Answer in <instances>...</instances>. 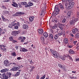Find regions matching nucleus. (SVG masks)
Instances as JSON below:
<instances>
[{
	"instance_id": "nucleus-1",
	"label": "nucleus",
	"mask_w": 79,
	"mask_h": 79,
	"mask_svg": "<svg viewBox=\"0 0 79 79\" xmlns=\"http://www.w3.org/2000/svg\"><path fill=\"white\" fill-rule=\"evenodd\" d=\"M50 51L54 58H57L60 57L59 55H58V53L56 51L52 50L51 49H50Z\"/></svg>"
},
{
	"instance_id": "nucleus-2",
	"label": "nucleus",
	"mask_w": 79,
	"mask_h": 79,
	"mask_svg": "<svg viewBox=\"0 0 79 79\" xmlns=\"http://www.w3.org/2000/svg\"><path fill=\"white\" fill-rule=\"evenodd\" d=\"M69 4H68L67 7L65 8L66 10L67 11H69L70 9H71L72 7H73L74 6V2H72L71 5L69 4Z\"/></svg>"
},
{
	"instance_id": "nucleus-3",
	"label": "nucleus",
	"mask_w": 79,
	"mask_h": 79,
	"mask_svg": "<svg viewBox=\"0 0 79 79\" xmlns=\"http://www.w3.org/2000/svg\"><path fill=\"white\" fill-rule=\"evenodd\" d=\"M62 4L64 6H65V8L67 7V6L69 4V1L68 0L66 1V0H62Z\"/></svg>"
},
{
	"instance_id": "nucleus-4",
	"label": "nucleus",
	"mask_w": 79,
	"mask_h": 79,
	"mask_svg": "<svg viewBox=\"0 0 79 79\" xmlns=\"http://www.w3.org/2000/svg\"><path fill=\"white\" fill-rule=\"evenodd\" d=\"M73 34L77 33L79 32V30L77 28H74L72 30Z\"/></svg>"
},
{
	"instance_id": "nucleus-5",
	"label": "nucleus",
	"mask_w": 79,
	"mask_h": 79,
	"mask_svg": "<svg viewBox=\"0 0 79 79\" xmlns=\"http://www.w3.org/2000/svg\"><path fill=\"white\" fill-rule=\"evenodd\" d=\"M4 63L6 66H8L10 65V64H9V62H8V60H5Z\"/></svg>"
},
{
	"instance_id": "nucleus-6",
	"label": "nucleus",
	"mask_w": 79,
	"mask_h": 79,
	"mask_svg": "<svg viewBox=\"0 0 79 79\" xmlns=\"http://www.w3.org/2000/svg\"><path fill=\"white\" fill-rule=\"evenodd\" d=\"M51 28L52 29H53L54 30L56 29L57 31V32L59 31V29H58V27L56 26H52L51 27Z\"/></svg>"
},
{
	"instance_id": "nucleus-7",
	"label": "nucleus",
	"mask_w": 79,
	"mask_h": 79,
	"mask_svg": "<svg viewBox=\"0 0 79 79\" xmlns=\"http://www.w3.org/2000/svg\"><path fill=\"white\" fill-rule=\"evenodd\" d=\"M64 27V25L62 24H59V27L60 28V30H61V31H63V28Z\"/></svg>"
},
{
	"instance_id": "nucleus-8",
	"label": "nucleus",
	"mask_w": 79,
	"mask_h": 79,
	"mask_svg": "<svg viewBox=\"0 0 79 79\" xmlns=\"http://www.w3.org/2000/svg\"><path fill=\"white\" fill-rule=\"evenodd\" d=\"M1 48L2 50V52H6V49L5 48V46L3 45H0Z\"/></svg>"
},
{
	"instance_id": "nucleus-9",
	"label": "nucleus",
	"mask_w": 79,
	"mask_h": 79,
	"mask_svg": "<svg viewBox=\"0 0 79 79\" xmlns=\"http://www.w3.org/2000/svg\"><path fill=\"white\" fill-rule=\"evenodd\" d=\"M58 66L59 68H60L63 69H65V66L64 65H63L61 64H58Z\"/></svg>"
},
{
	"instance_id": "nucleus-10",
	"label": "nucleus",
	"mask_w": 79,
	"mask_h": 79,
	"mask_svg": "<svg viewBox=\"0 0 79 79\" xmlns=\"http://www.w3.org/2000/svg\"><path fill=\"white\" fill-rule=\"evenodd\" d=\"M60 11L59 10L55 11H54L52 13V15H53V16H55L57 15H58V13H59V12Z\"/></svg>"
},
{
	"instance_id": "nucleus-11",
	"label": "nucleus",
	"mask_w": 79,
	"mask_h": 79,
	"mask_svg": "<svg viewBox=\"0 0 79 79\" xmlns=\"http://www.w3.org/2000/svg\"><path fill=\"white\" fill-rule=\"evenodd\" d=\"M19 39H21V42H24V40H25V39H26V38H25V37H19Z\"/></svg>"
},
{
	"instance_id": "nucleus-12",
	"label": "nucleus",
	"mask_w": 79,
	"mask_h": 79,
	"mask_svg": "<svg viewBox=\"0 0 79 79\" xmlns=\"http://www.w3.org/2000/svg\"><path fill=\"white\" fill-rule=\"evenodd\" d=\"M59 8H60V9H61V10H64V7H65L63 6V4H61V3H60L59 4Z\"/></svg>"
},
{
	"instance_id": "nucleus-13",
	"label": "nucleus",
	"mask_w": 79,
	"mask_h": 79,
	"mask_svg": "<svg viewBox=\"0 0 79 79\" xmlns=\"http://www.w3.org/2000/svg\"><path fill=\"white\" fill-rule=\"evenodd\" d=\"M32 5V3L30 2L28 3V4H27L25 6V8H27V7H30V6H31Z\"/></svg>"
},
{
	"instance_id": "nucleus-14",
	"label": "nucleus",
	"mask_w": 79,
	"mask_h": 79,
	"mask_svg": "<svg viewBox=\"0 0 79 79\" xmlns=\"http://www.w3.org/2000/svg\"><path fill=\"white\" fill-rule=\"evenodd\" d=\"M72 21H73V23H75L77 21H78V19H77V18H75L74 17H73L72 18Z\"/></svg>"
},
{
	"instance_id": "nucleus-15",
	"label": "nucleus",
	"mask_w": 79,
	"mask_h": 79,
	"mask_svg": "<svg viewBox=\"0 0 79 79\" xmlns=\"http://www.w3.org/2000/svg\"><path fill=\"white\" fill-rule=\"evenodd\" d=\"M38 32L40 34H43L44 32V30L43 29H39L38 30Z\"/></svg>"
},
{
	"instance_id": "nucleus-16",
	"label": "nucleus",
	"mask_w": 79,
	"mask_h": 79,
	"mask_svg": "<svg viewBox=\"0 0 79 79\" xmlns=\"http://www.w3.org/2000/svg\"><path fill=\"white\" fill-rule=\"evenodd\" d=\"M60 11V9H59V7H58V5H56L55 6V11Z\"/></svg>"
},
{
	"instance_id": "nucleus-17",
	"label": "nucleus",
	"mask_w": 79,
	"mask_h": 79,
	"mask_svg": "<svg viewBox=\"0 0 79 79\" xmlns=\"http://www.w3.org/2000/svg\"><path fill=\"white\" fill-rule=\"evenodd\" d=\"M12 6H14V7H16V8H18V4H17L16 3L13 2L12 4Z\"/></svg>"
},
{
	"instance_id": "nucleus-18",
	"label": "nucleus",
	"mask_w": 79,
	"mask_h": 79,
	"mask_svg": "<svg viewBox=\"0 0 79 79\" xmlns=\"http://www.w3.org/2000/svg\"><path fill=\"white\" fill-rule=\"evenodd\" d=\"M20 31H15L13 32L14 34H15V35H16L18 34H19L20 32Z\"/></svg>"
},
{
	"instance_id": "nucleus-19",
	"label": "nucleus",
	"mask_w": 79,
	"mask_h": 79,
	"mask_svg": "<svg viewBox=\"0 0 79 79\" xmlns=\"http://www.w3.org/2000/svg\"><path fill=\"white\" fill-rule=\"evenodd\" d=\"M23 28L24 29H27L28 28V25L27 24H24L23 26Z\"/></svg>"
},
{
	"instance_id": "nucleus-20",
	"label": "nucleus",
	"mask_w": 79,
	"mask_h": 79,
	"mask_svg": "<svg viewBox=\"0 0 79 79\" xmlns=\"http://www.w3.org/2000/svg\"><path fill=\"white\" fill-rule=\"evenodd\" d=\"M8 69H2L1 70V73H5V72H6L8 71Z\"/></svg>"
},
{
	"instance_id": "nucleus-21",
	"label": "nucleus",
	"mask_w": 79,
	"mask_h": 79,
	"mask_svg": "<svg viewBox=\"0 0 79 79\" xmlns=\"http://www.w3.org/2000/svg\"><path fill=\"white\" fill-rule=\"evenodd\" d=\"M29 19L30 22L32 23L34 20V17H30L29 18Z\"/></svg>"
},
{
	"instance_id": "nucleus-22",
	"label": "nucleus",
	"mask_w": 79,
	"mask_h": 79,
	"mask_svg": "<svg viewBox=\"0 0 79 79\" xmlns=\"http://www.w3.org/2000/svg\"><path fill=\"white\" fill-rule=\"evenodd\" d=\"M64 42L65 43V44H67L68 42V40L67 38H65L64 39Z\"/></svg>"
},
{
	"instance_id": "nucleus-23",
	"label": "nucleus",
	"mask_w": 79,
	"mask_h": 79,
	"mask_svg": "<svg viewBox=\"0 0 79 79\" xmlns=\"http://www.w3.org/2000/svg\"><path fill=\"white\" fill-rule=\"evenodd\" d=\"M71 12L70 11H69L67 13V16L68 18H69L71 16Z\"/></svg>"
},
{
	"instance_id": "nucleus-24",
	"label": "nucleus",
	"mask_w": 79,
	"mask_h": 79,
	"mask_svg": "<svg viewBox=\"0 0 79 79\" xmlns=\"http://www.w3.org/2000/svg\"><path fill=\"white\" fill-rule=\"evenodd\" d=\"M43 35L44 37H47L48 36V34L47 32H45L43 34Z\"/></svg>"
},
{
	"instance_id": "nucleus-25",
	"label": "nucleus",
	"mask_w": 79,
	"mask_h": 79,
	"mask_svg": "<svg viewBox=\"0 0 79 79\" xmlns=\"http://www.w3.org/2000/svg\"><path fill=\"white\" fill-rule=\"evenodd\" d=\"M16 14H17V15H24V14H25V13L24 12H16Z\"/></svg>"
},
{
	"instance_id": "nucleus-26",
	"label": "nucleus",
	"mask_w": 79,
	"mask_h": 79,
	"mask_svg": "<svg viewBox=\"0 0 79 79\" xmlns=\"http://www.w3.org/2000/svg\"><path fill=\"white\" fill-rule=\"evenodd\" d=\"M67 57H66L65 55H64V56H63L62 57H61V59L62 60H65V58L66 59H67Z\"/></svg>"
},
{
	"instance_id": "nucleus-27",
	"label": "nucleus",
	"mask_w": 79,
	"mask_h": 79,
	"mask_svg": "<svg viewBox=\"0 0 79 79\" xmlns=\"http://www.w3.org/2000/svg\"><path fill=\"white\" fill-rule=\"evenodd\" d=\"M67 58H69V60H70V61H73V59L72 58V57H71L69 55H67Z\"/></svg>"
},
{
	"instance_id": "nucleus-28",
	"label": "nucleus",
	"mask_w": 79,
	"mask_h": 79,
	"mask_svg": "<svg viewBox=\"0 0 79 79\" xmlns=\"http://www.w3.org/2000/svg\"><path fill=\"white\" fill-rule=\"evenodd\" d=\"M7 77H9V78H10V77H11V76L12 74L10 72L7 73Z\"/></svg>"
},
{
	"instance_id": "nucleus-29",
	"label": "nucleus",
	"mask_w": 79,
	"mask_h": 79,
	"mask_svg": "<svg viewBox=\"0 0 79 79\" xmlns=\"http://www.w3.org/2000/svg\"><path fill=\"white\" fill-rule=\"evenodd\" d=\"M10 71H17L16 67L12 68V69H10Z\"/></svg>"
},
{
	"instance_id": "nucleus-30",
	"label": "nucleus",
	"mask_w": 79,
	"mask_h": 79,
	"mask_svg": "<svg viewBox=\"0 0 79 79\" xmlns=\"http://www.w3.org/2000/svg\"><path fill=\"white\" fill-rule=\"evenodd\" d=\"M69 23L71 24V26H73V25H74V22L73 20H71L69 22Z\"/></svg>"
},
{
	"instance_id": "nucleus-31",
	"label": "nucleus",
	"mask_w": 79,
	"mask_h": 79,
	"mask_svg": "<svg viewBox=\"0 0 79 79\" xmlns=\"http://www.w3.org/2000/svg\"><path fill=\"white\" fill-rule=\"evenodd\" d=\"M66 21V17H65L63 19L62 21V23H65Z\"/></svg>"
},
{
	"instance_id": "nucleus-32",
	"label": "nucleus",
	"mask_w": 79,
	"mask_h": 79,
	"mask_svg": "<svg viewBox=\"0 0 79 79\" xmlns=\"http://www.w3.org/2000/svg\"><path fill=\"white\" fill-rule=\"evenodd\" d=\"M20 4L22 5H26L27 4L26 2H22L20 3Z\"/></svg>"
},
{
	"instance_id": "nucleus-33",
	"label": "nucleus",
	"mask_w": 79,
	"mask_h": 79,
	"mask_svg": "<svg viewBox=\"0 0 79 79\" xmlns=\"http://www.w3.org/2000/svg\"><path fill=\"white\" fill-rule=\"evenodd\" d=\"M2 76L3 77H6V76H7V73H5L3 74H2Z\"/></svg>"
},
{
	"instance_id": "nucleus-34",
	"label": "nucleus",
	"mask_w": 79,
	"mask_h": 79,
	"mask_svg": "<svg viewBox=\"0 0 79 79\" xmlns=\"http://www.w3.org/2000/svg\"><path fill=\"white\" fill-rule=\"evenodd\" d=\"M28 50L25 48H23L22 49V51L23 52H27Z\"/></svg>"
},
{
	"instance_id": "nucleus-35",
	"label": "nucleus",
	"mask_w": 79,
	"mask_h": 79,
	"mask_svg": "<svg viewBox=\"0 0 79 79\" xmlns=\"http://www.w3.org/2000/svg\"><path fill=\"white\" fill-rule=\"evenodd\" d=\"M11 55L13 56H16V53L15 52H12L11 54Z\"/></svg>"
},
{
	"instance_id": "nucleus-36",
	"label": "nucleus",
	"mask_w": 79,
	"mask_h": 79,
	"mask_svg": "<svg viewBox=\"0 0 79 79\" xmlns=\"http://www.w3.org/2000/svg\"><path fill=\"white\" fill-rule=\"evenodd\" d=\"M69 52L70 54H73V53H74V51L73 50H70L69 51Z\"/></svg>"
},
{
	"instance_id": "nucleus-37",
	"label": "nucleus",
	"mask_w": 79,
	"mask_h": 79,
	"mask_svg": "<svg viewBox=\"0 0 79 79\" xmlns=\"http://www.w3.org/2000/svg\"><path fill=\"white\" fill-rule=\"evenodd\" d=\"M59 37V35H58L57 34L54 37V39H57L58 38V37Z\"/></svg>"
},
{
	"instance_id": "nucleus-38",
	"label": "nucleus",
	"mask_w": 79,
	"mask_h": 79,
	"mask_svg": "<svg viewBox=\"0 0 79 79\" xmlns=\"http://www.w3.org/2000/svg\"><path fill=\"white\" fill-rule=\"evenodd\" d=\"M20 74V73L17 72L14 76H19Z\"/></svg>"
},
{
	"instance_id": "nucleus-39",
	"label": "nucleus",
	"mask_w": 79,
	"mask_h": 79,
	"mask_svg": "<svg viewBox=\"0 0 79 79\" xmlns=\"http://www.w3.org/2000/svg\"><path fill=\"white\" fill-rule=\"evenodd\" d=\"M8 27L9 28H12L13 27V25L11 24H9L8 26Z\"/></svg>"
},
{
	"instance_id": "nucleus-40",
	"label": "nucleus",
	"mask_w": 79,
	"mask_h": 79,
	"mask_svg": "<svg viewBox=\"0 0 79 79\" xmlns=\"http://www.w3.org/2000/svg\"><path fill=\"white\" fill-rule=\"evenodd\" d=\"M49 36L50 37H51V39H53V35L52 34H50L49 35Z\"/></svg>"
},
{
	"instance_id": "nucleus-41",
	"label": "nucleus",
	"mask_w": 79,
	"mask_h": 79,
	"mask_svg": "<svg viewBox=\"0 0 79 79\" xmlns=\"http://www.w3.org/2000/svg\"><path fill=\"white\" fill-rule=\"evenodd\" d=\"M41 41H44V36H42L41 38Z\"/></svg>"
},
{
	"instance_id": "nucleus-42",
	"label": "nucleus",
	"mask_w": 79,
	"mask_h": 79,
	"mask_svg": "<svg viewBox=\"0 0 79 79\" xmlns=\"http://www.w3.org/2000/svg\"><path fill=\"white\" fill-rule=\"evenodd\" d=\"M9 39L10 41H12V40H13V37L10 36L9 38Z\"/></svg>"
},
{
	"instance_id": "nucleus-43",
	"label": "nucleus",
	"mask_w": 79,
	"mask_h": 79,
	"mask_svg": "<svg viewBox=\"0 0 79 79\" xmlns=\"http://www.w3.org/2000/svg\"><path fill=\"white\" fill-rule=\"evenodd\" d=\"M63 34V32H61V33H58V35H59L60 36V35H62Z\"/></svg>"
},
{
	"instance_id": "nucleus-44",
	"label": "nucleus",
	"mask_w": 79,
	"mask_h": 79,
	"mask_svg": "<svg viewBox=\"0 0 79 79\" xmlns=\"http://www.w3.org/2000/svg\"><path fill=\"white\" fill-rule=\"evenodd\" d=\"M40 78V76L39 75H37L36 77V79H39Z\"/></svg>"
},
{
	"instance_id": "nucleus-45",
	"label": "nucleus",
	"mask_w": 79,
	"mask_h": 79,
	"mask_svg": "<svg viewBox=\"0 0 79 79\" xmlns=\"http://www.w3.org/2000/svg\"><path fill=\"white\" fill-rule=\"evenodd\" d=\"M18 41L16 40H13L12 41V42L13 43H15L16 42H17Z\"/></svg>"
},
{
	"instance_id": "nucleus-46",
	"label": "nucleus",
	"mask_w": 79,
	"mask_h": 79,
	"mask_svg": "<svg viewBox=\"0 0 79 79\" xmlns=\"http://www.w3.org/2000/svg\"><path fill=\"white\" fill-rule=\"evenodd\" d=\"M14 29H18V26H16L14 27Z\"/></svg>"
},
{
	"instance_id": "nucleus-47",
	"label": "nucleus",
	"mask_w": 79,
	"mask_h": 79,
	"mask_svg": "<svg viewBox=\"0 0 79 79\" xmlns=\"http://www.w3.org/2000/svg\"><path fill=\"white\" fill-rule=\"evenodd\" d=\"M2 18L3 19V21L5 20V18L4 17V16L3 15H2L1 16Z\"/></svg>"
},
{
	"instance_id": "nucleus-48",
	"label": "nucleus",
	"mask_w": 79,
	"mask_h": 79,
	"mask_svg": "<svg viewBox=\"0 0 79 79\" xmlns=\"http://www.w3.org/2000/svg\"><path fill=\"white\" fill-rule=\"evenodd\" d=\"M12 26H16V25H17V23H15L13 24H12Z\"/></svg>"
},
{
	"instance_id": "nucleus-49",
	"label": "nucleus",
	"mask_w": 79,
	"mask_h": 79,
	"mask_svg": "<svg viewBox=\"0 0 79 79\" xmlns=\"http://www.w3.org/2000/svg\"><path fill=\"white\" fill-rule=\"evenodd\" d=\"M9 2L8 0H5L3 1V2Z\"/></svg>"
},
{
	"instance_id": "nucleus-50",
	"label": "nucleus",
	"mask_w": 79,
	"mask_h": 79,
	"mask_svg": "<svg viewBox=\"0 0 79 79\" xmlns=\"http://www.w3.org/2000/svg\"><path fill=\"white\" fill-rule=\"evenodd\" d=\"M77 41H74L73 42V44L75 45H77Z\"/></svg>"
},
{
	"instance_id": "nucleus-51",
	"label": "nucleus",
	"mask_w": 79,
	"mask_h": 79,
	"mask_svg": "<svg viewBox=\"0 0 79 79\" xmlns=\"http://www.w3.org/2000/svg\"><path fill=\"white\" fill-rule=\"evenodd\" d=\"M19 46H15V48L17 50H18V47Z\"/></svg>"
},
{
	"instance_id": "nucleus-52",
	"label": "nucleus",
	"mask_w": 79,
	"mask_h": 79,
	"mask_svg": "<svg viewBox=\"0 0 79 79\" xmlns=\"http://www.w3.org/2000/svg\"><path fill=\"white\" fill-rule=\"evenodd\" d=\"M18 5L19 7H20V8H22V6L21 5L20 3H18Z\"/></svg>"
},
{
	"instance_id": "nucleus-53",
	"label": "nucleus",
	"mask_w": 79,
	"mask_h": 79,
	"mask_svg": "<svg viewBox=\"0 0 79 79\" xmlns=\"http://www.w3.org/2000/svg\"><path fill=\"white\" fill-rule=\"evenodd\" d=\"M15 22H16V20H14L13 21L11 22V24H15Z\"/></svg>"
},
{
	"instance_id": "nucleus-54",
	"label": "nucleus",
	"mask_w": 79,
	"mask_h": 79,
	"mask_svg": "<svg viewBox=\"0 0 79 79\" xmlns=\"http://www.w3.org/2000/svg\"><path fill=\"white\" fill-rule=\"evenodd\" d=\"M31 1L33 2H37V0H31Z\"/></svg>"
},
{
	"instance_id": "nucleus-55",
	"label": "nucleus",
	"mask_w": 79,
	"mask_h": 79,
	"mask_svg": "<svg viewBox=\"0 0 79 79\" xmlns=\"http://www.w3.org/2000/svg\"><path fill=\"white\" fill-rule=\"evenodd\" d=\"M2 8L3 9H6V8L5 7V6H2Z\"/></svg>"
},
{
	"instance_id": "nucleus-56",
	"label": "nucleus",
	"mask_w": 79,
	"mask_h": 79,
	"mask_svg": "<svg viewBox=\"0 0 79 79\" xmlns=\"http://www.w3.org/2000/svg\"><path fill=\"white\" fill-rule=\"evenodd\" d=\"M68 47H69V48H72V47H73V46H72V45H70L68 46Z\"/></svg>"
},
{
	"instance_id": "nucleus-57",
	"label": "nucleus",
	"mask_w": 79,
	"mask_h": 79,
	"mask_svg": "<svg viewBox=\"0 0 79 79\" xmlns=\"http://www.w3.org/2000/svg\"><path fill=\"white\" fill-rule=\"evenodd\" d=\"M9 13V12L8 11H6L5 12V14H8V13Z\"/></svg>"
},
{
	"instance_id": "nucleus-58",
	"label": "nucleus",
	"mask_w": 79,
	"mask_h": 79,
	"mask_svg": "<svg viewBox=\"0 0 79 79\" xmlns=\"http://www.w3.org/2000/svg\"><path fill=\"white\" fill-rule=\"evenodd\" d=\"M51 32L52 33V34H54V32H53V30L51 29Z\"/></svg>"
},
{
	"instance_id": "nucleus-59",
	"label": "nucleus",
	"mask_w": 79,
	"mask_h": 79,
	"mask_svg": "<svg viewBox=\"0 0 79 79\" xmlns=\"http://www.w3.org/2000/svg\"><path fill=\"white\" fill-rule=\"evenodd\" d=\"M43 14H44V12L43 11H41V14H40V15H43Z\"/></svg>"
},
{
	"instance_id": "nucleus-60",
	"label": "nucleus",
	"mask_w": 79,
	"mask_h": 79,
	"mask_svg": "<svg viewBox=\"0 0 79 79\" xmlns=\"http://www.w3.org/2000/svg\"><path fill=\"white\" fill-rule=\"evenodd\" d=\"M4 79H8V76H7L6 77H4Z\"/></svg>"
},
{
	"instance_id": "nucleus-61",
	"label": "nucleus",
	"mask_w": 79,
	"mask_h": 79,
	"mask_svg": "<svg viewBox=\"0 0 79 79\" xmlns=\"http://www.w3.org/2000/svg\"><path fill=\"white\" fill-rule=\"evenodd\" d=\"M16 68L17 69V71H18V70L19 69H20V68H19V67H16Z\"/></svg>"
},
{
	"instance_id": "nucleus-62",
	"label": "nucleus",
	"mask_w": 79,
	"mask_h": 79,
	"mask_svg": "<svg viewBox=\"0 0 79 79\" xmlns=\"http://www.w3.org/2000/svg\"><path fill=\"white\" fill-rule=\"evenodd\" d=\"M5 21H7V22H8L9 21V20L7 19H5Z\"/></svg>"
},
{
	"instance_id": "nucleus-63",
	"label": "nucleus",
	"mask_w": 79,
	"mask_h": 79,
	"mask_svg": "<svg viewBox=\"0 0 79 79\" xmlns=\"http://www.w3.org/2000/svg\"><path fill=\"white\" fill-rule=\"evenodd\" d=\"M77 36L78 37V38H79V33H77Z\"/></svg>"
},
{
	"instance_id": "nucleus-64",
	"label": "nucleus",
	"mask_w": 79,
	"mask_h": 79,
	"mask_svg": "<svg viewBox=\"0 0 79 79\" xmlns=\"http://www.w3.org/2000/svg\"><path fill=\"white\" fill-rule=\"evenodd\" d=\"M76 61H79V58H78V59H76Z\"/></svg>"
}]
</instances>
